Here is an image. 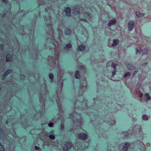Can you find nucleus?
<instances>
[{
	"mask_svg": "<svg viewBox=\"0 0 151 151\" xmlns=\"http://www.w3.org/2000/svg\"><path fill=\"white\" fill-rule=\"evenodd\" d=\"M72 45L70 43L67 44L64 47V49L66 50H68L69 49L71 48Z\"/></svg>",
	"mask_w": 151,
	"mask_h": 151,
	"instance_id": "obj_16",
	"label": "nucleus"
},
{
	"mask_svg": "<svg viewBox=\"0 0 151 151\" xmlns=\"http://www.w3.org/2000/svg\"><path fill=\"white\" fill-rule=\"evenodd\" d=\"M141 86V85L140 84H137L136 85V87L138 88H139Z\"/></svg>",
	"mask_w": 151,
	"mask_h": 151,
	"instance_id": "obj_32",
	"label": "nucleus"
},
{
	"mask_svg": "<svg viewBox=\"0 0 151 151\" xmlns=\"http://www.w3.org/2000/svg\"><path fill=\"white\" fill-rule=\"evenodd\" d=\"M129 145L130 144L129 142H127L125 143L123 148V151H127Z\"/></svg>",
	"mask_w": 151,
	"mask_h": 151,
	"instance_id": "obj_7",
	"label": "nucleus"
},
{
	"mask_svg": "<svg viewBox=\"0 0 151 151\" xmlns=\"http://www.w3.org/2000/svg\"><path fill=\"white\" fill-rule=\"evenodd\" d=\"M1 143V142H0ZM0 151H4V147L0 143Z\"/></svg>",
	"mask_w": 151,
	"mask_h": 151,
	"instance_id": "obj_28",
	"label": "nucleus"
},
{
	"mask_svg": "<svg viewBox=\"0 0 151 151\" xmlns=\"http://www.w3.org/2000/svg\"><path fill=\"white\" fill-rule=\"evenodd\" d=\"M50 31L51 32H52V29L51 28L50 29Z\"/></svg>",
	"mask_w": 151,
	"mask_h": 151,
	"instance_id": "obj_39",
	"label": "nucleus"
},
{
	"mask_svg": "<svg viewBox=\"0 0 151 151\" xmlns=\"http://www.w3.org/2000/svg\"><path fill=\"white\" fill-rule=\"evenodd\" d=\"M88 15H89L90 14L89 13H88Z\"/></svg>",
	"mask_w": 151,
	"mask_h": 151,
	"instance_id": "obj_52",
	"label": "nucleus"
},
{
	"mask_svg": "<svg viewBox=\"0 0 151 151\" xmlns=\"http://www.w3.org/2000/svg\"><path fill=\"white\" fill-rule=\"evenodd\" d=\"M25 137H23V139H25Z\"/></svg>",
	"mask_w": 151,
	"mask_h": 151,
	"instance_id": "obj_46",
	"label": "nucleus"
},
{
	"mask_svg": "<svg viewBox=\"0 0 151 151\" xmlns=\"http://www.w3.org/2000/svg\"><path fill=\"white\" fill-rule=\"evenodd\" d=\"M147 52H146V53H145V54H147Z\"/></svg>",
	"mask_w": 151,
	"mask_h": 151,
	"instance_id": "obj_48",
	"label": "nucleus"
},
{
	"mask_svg": "<svg viewBox=\"0 0 151 151\" xmlns=\"http://www.w3.org/2000/svg\"><path fill=\"white\" fill-rule=\"evenodd\" d=\"M78 137L79 139L84 141L87 138L88 135L86 133L81 132L78 134Z\"/></svg>",
	"mask_w": 151,
	"mask_h": 151,
	"instance_id": "obj_1",
	"label": "nucleus"
},
{
	"mask_svg": "<svg viewBox=\"0 0 151 151\" xmlns=\"http://www.w3.org/2000/svg\"><path fill=\"white\" fill-rule=\"evenodd\" d=\"M74 11L76 12V13L78 14H80V10L78 8H76L75 9H74L73 10Z\"/></svg>",
	"mask_w": 151,
	"mask_h": 151,
	"instance_id": "obj_25",
	"label": "nucleus"
},
{
	"mask_svg": "<svg viewBox=\"0 0 151 151\" xmlns=\"http://www.w3.org/2000/svg\"><path fill=\"white\" fill-rule=\"evenodd\" d=\"M38 113H39V111L38 110Z\"/></svg>",
	"mask_w": 151,
	"mask_h": 151,
	"instance_id": "obj_53",
	"label": "nucleus"
},
{
	"mask_svg": "<svg viewBox=\"0 0 151 151\" xmlns=\"http://www.w3.org/2000/svg\"><path fill=\"white\" fill-rule=\"evenodd\" d=\"M82 145L81 148L83 150H85L88 147V142H83V144H82Z\"/></svg>",
	"mask_w": 151,
	"mask_h": 151,
	"instance_id": "obj_8",
	"label": "nucleus"
},
{
	"mask_svg": "<svg viewBox=\"0 0 151 151\" xmlns=\"http://www.w3.org/2000/svg\"><path fill=\"white\" fill-rule=\"evenodd\" d=\"M72 146L71 142H66L63 146V151H68Z\"/></svg>",
	"mask_w": 151,
	"mask_h": 151,
	"instance_id": "obj_2",
	"label": "nucleus"
},
{
	"mask_svg": "<svg viewBox=\"0 0 151 151\" xmlns=\"http://www.w3.org/2000/svg\"><path fill=\"white\" fill-rule=\"evenodd\" d=\"M85 45L83 44H81L78 46V50L79 51H83L85 49Z\"/></svg>",
	"mask_w": 151,
	"mask_h": 151,
	"instance_id": "obj_6",
	"label": "nucleus"
},
{
	"mask_svg": "<svg viewBox=\"0 0 151 151\" xmlns=\"http://www.w3.org/2000/svg\"><path fill=\"white\" fill-rule=\"evenodd\" d=\"M126 67L129 70H133L135 69V67L130 64H127L126 65Z\"/></svg>",
	"mask_w": 151,
	"mask_h": 151,
	"instance_id": "obj_11",
	"label": "nucleus"
},
{
	"mask_svg": "<svg viewBox=\"0 0 151 151\" xmlns=\"http://www.w3.org/2000/svg\"><path fill=\"white\" fill-rule=\"evenodd\" d=\"M50 79L52 80L54 78V75L52 73H50L48 75Z\"/></svg>",
	"mask_w": 151,
	"mask_h": 151,
	"instance_id": "obj_19",
	"label": "nucleus"
},
{
	"mask_svg": "<svg viewBox=\"0 0 151 151\" xmlns=\"http://www.w3.org/2000/svg\"><path fill=\"white\" fill-rule=\"evenodd\" d=\"M73 130H72V129H70V130H69V131H72Z\"/></svg>",
	"mask_w": 151,
	"mask_h": 151,
	"instance_id": "obj_43",
	"label": "nucleus"
},
{
	"mask_svg": "<svg viewBox=\"0 0 151 151\" xmlns=\"http://www.w3.org/2000/svg\"><path fill=\"white\" fill-rule=\"evenodd\" d=\"M2 45H1V46H0L1 47L2 46Z\"/></svg>",
	"mask_w": 151,
	"mask_h": 151,
	"instance_id": "obj_50",
	"label": "nucleus"
},
{
	"mask_svg": "<svg viewBox=\"0 0 151 151\" xmlns=\"http://www.w3.org/2000/svg\"><path fill=\"white\" fill-rule=\"evenodd\" d=\"M8 121H6V123L7 124H8Z\"/></svg>",
	"mask_w": 151,
	"mask_h": 151,
	"instance_id": "obj_40",
	"label": "nucleus"
},
{
	"mask_svg": "<svg viewBox=\"0 0 151 151\" xmlns=\"http://www.w3.org/2000/svg\"><path fill=\"white\" fill-rule=\"evenodd\" d=\"M35 150L36 151L38 150V146H36L35 147Z\"/></svg>",
	"mask_w": 151,
	"mask_h": 151,
	"instance_id": "obj_35",
	"label": "nucleus"
},
{
	"mask_svg": "<svg viewBox=\"0 0 151 151\" xmlns=\"http://www.w3.org/2000/svg\"><path fill=\"white\" fill-rule=\"evenodd\" d=\"M11 8V6L9 5V9H10Z\"/></svg>",
	"mask_w": 151,
	"mask_h": 151,
	"instance_id": "obj_38",
	"label": "nucleus"
},
{
	"mask_svg": "<svg viewBox=\"0 0 151 151\" xmlns=\"http://www.w3.org/2000/svg\"><path fill=\"white\" fill-rule=\"evenodd\" d=\"M142 118L143 120H147L148 119L147 116L145 114H144L142 115Z\"/></svg>",
	"mask_w": 151,
	"mask_h": 151,
	"instance_id": "obj_20",
	"label": "nucleus"
},
{
	"mask_svg": "<svg viewBox=\"0 0 151 151\" xmlns=\"http://www.w3.org/2000/svg\"><path fill=\"white\" fill-rule=\"evenodd\" d=\"M140 100H142V99H140Z\"/></svg>",
	"mask_w": 151,
	"mask_h": 151,
	"instance_id": "obj_54",
	"label": "nucleus"
},
{
	"mask_svg": "<svg viewBox=\"0 0 151 151\" xmlns=\"http://www.w3.org/2000/svg\"><path fill=\"white\" fill-rule=\"evenodd\" d=\"M141 50H140V51L137 48H136V54H138L139 53V54H140L141 53Z\"/></svg>",
	"mask_w": 151,
	"mask_h": 151,
	"instance_id": "obj_30",
	"label": "nucleus"
},
{
	"mask_svg": "<svg viewBox=\"0 0 151 151\" xmlns=\"http://www.w3.org/2000/svg\"><path fill=\"white\" fill-rule=\"evenodd\" d=\"M116 69H114V70L112 72V76H114L116 74Z\"/></svg>",
	"mask_w": 151,
	"mask_h": 151,
	"instance_id": "obj_27",
	"label": "nucleus"
},
{
	"mask_svg": "<svg viewBox=\"0 0 151 151\" xmlns=\"http://www.w3.org/2000/svg\"><path fill=\"white\" fill-rule=\"evenodd\" d=\"M139 93H140V98H141L143 96V93H141L140 91H139Z\"/></svg>",
	"mask_w": 151,
	"mask_h": 151,
	"instance_id": "obj_33",
	"label": "nucleus"
},
{
	"mask_svg": "<svg viewBox=\"0 0 151 151\" xmlns=\"http://www.w3.org/2000/svg\"><path fill=\"white\" fill-rule=\"evenodd\" d=\"M24 12V11H22V12Z\"/></svg>",
	"mask_w": 151,
	"mask_h": 151,
	"instance_id": "obj_49",
	"label": "nucleus"
},
{
	"mask_svg": "<svg viewBox=\"0 0 151 151\" xmlns=\"http://www.w3.org/2000/svg\"><path fill=\"white\" fill-rule=\"evenodd\" d=\"M71 32V30L69 28L66 29L65 30V33L67 35H70Z\"/></svg>",
	"mask_w": 151,
	"mask_h": 151,
	"instance_id": "obj_15",
	"label": "nucleus"
},
{
	"mask_svg": "<svg viewBox=\"0 0 151 151\" xmlns=\"http://www.w3.org/2000/svg\"><path fill=\"white\" fill-rule=\"evenodd\" d=\"M75 77L77 79H79L80 78V74L79 71H76L75 74Z\"/></svg>",
	"mask_w": 151,
	"mask_h": 151,
	"instance_id": "obj_17",
	"label": "nucleus"
},
{
	"mask_svg": "<svg viewBox=\"0 0 151 151\" xmlns=\"http://www.w3.org/2000/svg\"><path fill=\"white\" fill-rule=\"evenodd\" d=\"M71 9L70 7H67L64 10V13H65V16L67 17H69L70 16Z\"/></svg>",
	"mask_w": 151,
	"mask_h": 151,
	"instance_id": "obj_3",
	"label": "nucleus"
},
{
	"mask_svg": "<svg viewBox=\"0 0 151 151\" xmlns=\"http://www.w3.org/2000/svg\"><path fill=\"white\" fill-rule=\"evenodd\" d=\"M51 133H54V132L53 131H52V132H51Z\"/></svg>",
	"mask_w": 151,
	"mask_h": 151,
	"instance_id": "obj_45",
	"label": "nucleus"
},
{
	"mask_svg": "<svg viewBox=\"0 0 151 151\" xmlns=\"http://www.w3.org/2000/svg\"><path fill=\"white\" fill-rule=\"evenodd\" d=\"M119 40L117 39H116L113 40V43L112 44V46H114L117 45L119 43Z\"/></svg>",
	"mask_w": 151,
	"mask_h": 151,
	"instance_id": "obj_14",
	"label": "nucleus"
},
{
	"mask_svg": "<svg viewBox=\"0 0 151 151\" xmlns=\"http://www.w3.org/2000/svg\"><path fill=\"white\" fill-rule=\"evenodd\" d=\"M136 15L137 17L138 18L141 17H142L144 16V14L143 13H140L139 12H136Z\"/></svg>",
	"mask_w": 151,
	"mask_h": 151,
	"instance_id": "obj_18",
	"label": "nucleus"
},
{
	"mask_svg": "<svg viewBox=\"0 0 151 151\" xmlns=\"http://www.w3.org/2000/svg\"><path fill=\"white\" fill-rule=\"evenodd\" d=\"M111 67H113L114 69H116V67L117 66V64L112 63L111 65Z\"/></svg>",
	"mask_w": 151,
	"mask_h": 151,
	"instance_id": "obj_21",
	"label": "nucleus"
},
{
	"mask_svg": "<svg viewBox=\"0 0 151 151\" xmlns=\"http://www.w3.org/2000/svg\"><path fill=\"white\" fill-rule=\"evenodd\" d=\"M141 129L140 128H139L138 129V130L139 131V132H141Z\"/></svg>",
	"mask_w": 151,
	"mask_h": 151,
	"instance_id": "obj_37",
	"label": "nucleus"
},
{
	"mask_svg": "<svg viewBox=\"0 0 151 151\" xmlns=\"http://www.w3.org/2000/svg\"><path fill=\"white\" fill-rule=\"evenodd\" d=\"M10 12H11V11L10 10H9V12H8L9 13H10Z\"/></svg>",
	"mask_w": 151,
	"mask_h": 151,
	"instance_id": "obj_42",
	"label": "nucleus"
},
{
	"mask_svg": "<svg viewBox=\"0 0 151 151\" xmlns=\"http://www.w3.org/2000/svg\"><path fill=\"white\" fill-rule=\"evenodd\" d=\"M12 55L9 54H8L6 56V62L10 61L12 60Z\"/></svg>",
	"mask_w": 151,
	"mask_h": 151,
	"instance_id": "obj_13",
	"label": "nucleus"
},
{
	"mask_svg": "<svg viewBox=\"0 0 151 151\" xmlns=\"http://www.w3.org/2000/svg\"><path fill=\"white\" fill-rule=\"evenodd\" d=\"M48 125L50 127H52L53 126V123L52 122H50L48 124Z\"/></svg>",
	"mask_w": 151,
	"mask_h": 151,
	"instance_id": "obj_29",
	"label": "nucleus"
},
{
	"mask_svg": "<svg viewBox=\"0 0 151 151\" xmlns=\"http://www.w3.org/2000/svg\"><path fill=\"white\" fill-rule=\"evenodd\" d=\"M60 129L61 130H63L64 129V125L63 123H62L60 126Z\"/></svg>",
	"mask_w": 151,
	"mask_h": 151,
	"instance_id": "obj_26",
	"label": "nucleus"
},
{
	"mask_svg": "<svg viewBox=\"0 0 151 151\" xmlns=\"http://www.w3.org/2000/svg\"><path fill=\"white\" fill-rule=\"evenodd\" d=\"M79 69L81 70H83L85 69V67L82 65H80L78 67Z\"/></svg>",
	"mask_w": 151,
	"mask_h": 151,
	"instance_id": "obj_24",
	"label": "nucleus"
},
{
	"mask_svg": "<svg viewBox=\"0 0 151 151\" xmlns=\"http://www.w3.org/2000/svg\"><path fill=\"white\" fill-rule=\"evenodd\" d=\"M34 143H33V144H34V143H35L36 144L37 143H38V142H33Z\"/></svg>",
	"mask_w": 151,
	"mask_h": 151,
	"instance_id": "obj_44",
	"label": "nucleus"
},
{
	"mask_svg": "<svg viewBox=\"0 0 151 151\" xmlns=\"http://www.w3.org/2000/svg\"><path fill=\"white\" fill-rule=\"evenodd\" d=\"M144 97L145 98V101H146L151 99V97L148 93H145L144 95Z\"/></svg>",
	"mask_w": 151,
	"mask_h": 151,
	"instance_id": "obj_12",
	"label": "nucleus"
},
{
	"mask_svg": "<svg viewBox=\"0 0 151 151\" xmlns=\"http://www.w3.org/2000/svg\"><path fill=\"white\" fill-rule=\"evenodd\" d=\"M5 3H7V0H2Z\"/></svg>",
	"mask_w": 151,
	"mask_h": 151,
	"instance_id": "obj_36",
	"label": "nucleus"
},
{
	"mask_svg": "<svg viewBox=\"0 0 151 151\" xmlns=\"http://www.w3.org/2000/svg\"><path fill=\"white\" fill-rule=\"evenodd\" d=\"M64 80L63 79H62V80L61 83V88H62L63 86V82H64Z\"/></svg>",
	"mask_w": 151,
	"mask_h": 151,
	"instance_id": "obj_31",
	"label": "nucleus"
},
{
	"mask_svg": "<svg viewBox=\"0 0 151 151\" xmlns=\"http://www.w3.org/2000/svg\"><path fill=\"white\" fill-rule=\"evenodd\" d=\"M12 71L11 70H9L4 72L2 76V78L3 80L4 79L7 75L11 73Z\"/></svg>",
	"mask_w": 151,
	"mask_h": 151,
	"instance_id": "obj_5",
	"label": "nucleus"
},
{
	"mask_svg": "<svg viewBox=\"0 0 151 151\" xmlns=\"http://www.w3.org/2000/svg\"><path fill=\"white\" fill-rule=\"evenodd\" d=\"M131 76V74L129 72H126L124 75V78H125L127 76L129 77Z\"/></svg>",
	"mask_w": 151,
	"mask_h": 151,
	"instance_id": "obj_22",
	"label": "nucleus"
},
{
	"mask_svg": "<svg viewBox=\"0 0 151 151\" xmlns=\"http://www.w3.org/2000/svg\"><path fill=\"white\" fill-rule=\"evenodd\" d=\"M5 15V14H3V17H4Z\"/></svg>",
	"mask_w": 151,
	"mask_h": 151,
	"instance_id": "obj_47",
	"label": "nucleus"
},
{
	"mask_svg": "<svg viewBox=\"0 0 151 151\" xmlns=\"http://www.w3.org/2000/svg\"><path fill=\"white\" fill-rule=\"evenodd\" d=\"M4 135L3 131L1 129H0V138H2Z\"/></svg>",
	"mask_w": 151,
	"mask_h": 151,
	"instance_id": "obj_23",
	"label": "nucleus"
},
{
	"mask_svg": "<svg viewBox=\"0 0 151 151\" xmlns=\"http://www.w3.org/2000/svg\"><path fill=\"white\" fill-rule=\"evenodd\" d=\"M73 116V115H72V114H70V116Z\"/></svg>",
	"mask_w": 151,
	"mask_h": 151,
	"instance_id": "obj_41",
	"label": "nucleus"
},
{
	"mask_svg": "<svg viewBox=\"0 0 151 151\" xmlns=\"http://www.w3.org/2000/svg\"><path fill=\"white\" fill-rule=\"evenodd\" d=\"M145 64H147V63L146 62L145 63Z\"/></svg>",
	"mask_w": 151,
	"mask_h": 151,
	"instance_id": "obj_51",
	"label": "nucleus"
},
{
	"mask_svg": "<svg viewBox=\"0 0 151 151\" xmlns=\"http://www.w3.org/2000/svg\"><path fill=\"white\" fill-rule=\"evenodd\" d=\"M116 22V19H114L110 20L108 23V25L109 26H111L112 25L114 24Z\"/></svg>",
	"mask_w": 151,
	"mask_h": 151,
	"instance_id": "obj_10",
	"label": "nucleus"
},
{
	"mask_svg": "<svg viewBox=\"0 0 151 151\" xmlns=\"http://www.w3.org/2000/svg\"><path fill=\"white\" fill-rule=\"evenodd\" d=\"M134 22L133 20L130 21L128 24V29L129 31H131L134 27Z\"/></svg>",
	"mask_w": 151,
	"mask_h": 151,
	"instance_id": "obj_4",
	"label": "nucleus"
},
{
	"mask_svg": "<svg viewBox=\"0 0 151 151\" xmlns=\"http://www.w3.org/2000/svg\"><path fill=\"white\" fill-rule=\"evenodd\" d=\"M25 76L23 75H21L20 76L21 79H23L24 78Z\"/></svg>",
	"mask_w": 151,
	"mask_h": 151,
	"instance_id": "obj_34",
	"label": "nucleus"
},
{
	"mask_svg": "<svg viewBox=\"0 0 151 151\" xmlns=\"http://www.w3.org/2000/svg\"><path fill=\"white\" fill-rule=\"evenodd\" d=\"M45 136L49 137L50 139H54L55 138V137L54 135L50 134L49 133H45Z\"/></svg>",
	"mask_w": 151,
	"mask_h": 151,
	"instance_id": "obj_9",
	"label": "nucleus"
}]
</instances>
